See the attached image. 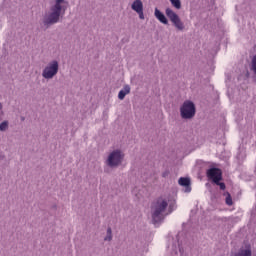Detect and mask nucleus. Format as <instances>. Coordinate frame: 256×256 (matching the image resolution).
I'll list each match as a JSON object with an SVG mask.
<instances>
[{
    "instance_id": "f257e3e1",
    "label": "nucleus",
    "mask_w": 256,
    "mask_h": 256,
    "mask_svg": "<svg viewBox=\"0 0 256 256\" xmlns=\"http://www.w3.org/2000/svg\"><path fill=\"white\" fill-rule=\"evenodd\" d=\"M69 2L66 0H54L50 7V11L44 15L43 25L44 27H51L52 25H57L61 21V17L65 15L67 11V6Z\"/></svg>"
},
{
    "instance_id": "f8f14e48",
    "label": "nucleus",
    "mask_w": 256,
    "mask_h": 256,
    "mask_svg": "<svg viewBox=\"0 0 256 256\" xmlns=\"http://www.w3.org/2000/svg\"><path fill=\"white\" fill-rule=\"evenodd\" d=\"M253 252L251 251V246L242 247L239 251L235 254V256H252Z\"/></svg>"
},
{
    "instance_id": "2eb2a0df",
    "label": "nucleus",
    "mask_w": 256,
    "mask_h": 256,
    "mask_svg": "<svg viewBox=\"0 0 256 256\" xmlns=\"http://www.w3.org/2000/svg\"><path fill=\"white\" fill-rule=\"evenodd\" d=\"M9 129V122L7 120L0 121V131L5 133Z\"/></svg>"
},
{
    "instance_id": "f03ea898",
    "label": "nucleus",
    "mask_w": 256,
    "mask_h": 256,
    "mask_svg": "<svg viewBox=\"0 0 256 256\" xmlns=\"http://www.w3.org/2000/svg\"><path fill=\"white\" fill-rule=\"evenodd\" d=\"M168 206L169 201L167 200V198L160 197L153 202L151 207V213L154 223H159V221H163V217H165V211H167Z\"/></svg>"
},
{
    "instance_id": "6e6552de",
    "label": "nucleus",
    "mask_w": 256,
    "mask_h": 256,
    "mask_svg": "<svg viewBox=\"0 0 256 256\" xmlns=\"http://www.w3.org/2000/svg\"><path fill=\"white\" fill-rule=\"evenodd\" d=\"M206 175L208 179H211V181H213V183H219V181L223 179V173L219 168L208 169Z\"/></svg>"
},
{
    "instance_id": "4be33fe9",
    "label": "nucleus",
    "mask_w": 256,
    "mask_h": 256,
    "mask_svg": "<svg viewBox=\"0 0 256 256\" xmlns=\"http://www.w3.org/2000/svg\"><path fill=\"white\" fill-rule=\"evenodd\" d=\"M1 109H3V105L0 103V113H1ZM0 121H1V116H0Z\"/></svg>"
},
{
    "instance_id": "9b49d317",
    "label": "nucleus",
    "mask_w": 256,
    "mask_h": 256,
    "mask_svg": "<svg viewBox=\"0 0 256 256\" xmlns=\"http://www.w3.org/2000/svg\"><path fill=\"white\" fill-rule=\"evenodd\" d=\"M179 185H181V187H185L184 192L185 193H191V180L189 178H183L181 177L178 180Z\"/></svg>"
},
{
    "instance_id": "ddd939ff",
    "label": "nucleus",
    "mask_w": 256,
    "mask_h": 256,
    "mask_svg": "<svg viewBox=\"0 0 256 256\" xmlns=\"http://www.w3.org/2000/svg\"><path fill=\"white\" fill-rule=\"evenodd\" d=\"M129 93H131V86L124 85V87L118 93V99H120V101H123V99H125V96L129 95Z\"/></svg>"
},
{
    "instance_id": "412c9836",
    "label": "nucleus",
    "mask_w": 256,
    "mask_h": 256,
    "mask_svg": "<svg viewBox=\"0 0 256 256\" xmlns=\"http://www.w3.org/2000/svg\"><path fill=\"white\" fill-rule=\"evenodd\" d=\"M169 176V171L163 172L162 177H168Z\"/></svg>"
},
{
    "instance_id": "20e7f679",
    "label": "nucleus",
    "mask_w": 256,
    "mask_h": 256,
    "mask_svg": "<svg viewBox=\"0 0 256 256\" xmlns=\"http://www.w3.org/2000/svg\"><path fill=\"white\" fill-rule=\"evenodd\" d=\"M59 73V60H51L49 61L44 68L42 69V77L46 81H51V79H55L57 74Z\"/></svg>"
},
{
    "instance_id": "a211bd4d",
    "label": "nucleus",
    "mask_w": 256,
    "mask_h": 256,
    "mask_svg": "<svg viewBox=\"0 0 256 256\" xmlns=\"http://www.w3.org/2000/svg\"><path fill=\"white\" fill-rule=\"evenodd\" d=\"M224 195H226V205H233V199L231 198V194L229 192H226Z\"/></svg>"
},
{
    "instance_id": "9d476101",
    "label": "nucleus",
    "mask_w": 256,
    "mask_h": 256,
    "mask_svg": "<svg viewBox=\"0 0 256 256\" xmlns=\"http://www.w3.org/2000/svg\"><path fill=\"white\" fill-rule=\"evenodd\" d=\"M154 16L163 25H168L169 24V20H167V17L165 16V14H163V12H161L158 8H155Z\"/></svg>"
},
{
    "instance_id": "dca6fc26",
    "label": "nucleus",
    "mask_w": 256,
    "mask_h": 256,
    "mask_svg": "<svg viewBox=\"0 0 256 256\" xmlns=\"http://www.w3.org/2000/svg\"><path fill=\"white\" fill-rule=\"evenodd\" d=\"M250 71H252V73L256 75V53L252 57Z\"/></svg>"
},
{
    "instance_id": "1a4fd4ad",
    "label": "nucleus",
    "mask_w": 256,
    "mask_h": 256,
    "mask_svg": "<svg viewBox=\"0 0 256 256\" xmlns=\"http://www.w3.org/2000/svg\"><path fill=\"white\" fill-rule=\"evenodd\" d=\"M168 249L172 251L175 255L179 251L180 255H183V248L181 247V243H179V236L176 237V240L173 244H171Z\"/></svg>"
},
{
    "instance_id": "39448f33",
    "label": "nucleus",
    "mask_w": 256,
    "mask_h": 256,
    "mask_svg": "<svg viewBox=\"0 0 256 256\" xmlns=\"http://www.w3.org/2000/svg\"><path fill=\"white\" fill-rule=\"evenodd\" d=\"M195 113H197L195 103L191 100L184 101L180 107V117L186 120L193 119V117H195Z\"/></svg>"
},
{
    "instance_id": "aec40b11",
    "label": "nucleus",
    "mask_w": 256,
    "mask_h": 256,
    "mask_svg": "<svg viewBox=\"0 0 256 256\" xmlns=\"http://www.w3.org/2000/svg\"><path fill=\"white\" fill-rule=\"evenodd\" d=\"M5 161V153L3 151H0V163Z\"/></svg>"
},
{
    "instance_id": "f3484780",
    "label": "nucleus",
    "mask_w": 256,
    "mask_h": 256,
    "mask_svg": "<svg viewBox=\"0 0 256 256\" xmlns=\"http://www.w3.org/2000/svg\"><path fill=\"white\" fill-rule=\"evenodd\" d=\"M174 9H181V0H169Z\"/></svg>"
},
{
    "instance_id": "423d86ee",
    "label": "nucleus",
    "mask_w": 256,
    "mask_h": 256,
    "mask_svg": "<svg viewBox=\"0 0 256 256\" xmlns=\"http://www.w3.org/2000/svg\"><path fill=\"white\" fill-rule=\"evenodd\" d=\"M166 17L171 21L177 31H185V23L181 20L179 15L171 8L165 9Z\"/></svg>"
},
{
    "instance_id": "7ed1b4c3",
    "label": "nucleus",
    "mask_w": 256,
    "mask_h": 256,
    "mask_svg": "<svg viewBox=\"0 0 256 256\" xmlns=\"http://www.w3.org/2000/svg\"><path fill=\"white\" fill-rule=\"evenodd\" d=\"M123 161H125V152L121 149H114L108 153L105 165L110 169H117L123 165Z\"/></svg>"
},
{
    "instance_id": "4468645a",
    "label": "nucleus",
    "mask_w": 256,
    "mask_h": 256,
    "mask_svg": "<svg viewBox=\"0 0 256 256\" xmlns=\"http://www.w3.org/2000/svg\"><path fill=\"white\" fill-rule=\"evenodd\" d=\"M104 241H108V242L113 241V230L111 229V227L107 228L106 236L104 237Z\"/></svg>"
},
{
    "instance_id": "0eeeda50",
    "label": "nucleus",
    "mask_w": 256,
    "mask_h": 256,
    "mask_svg": "<svg viewBox=\"0 0 256 256\" xmlns=\"http://www.w3.org/2000/svg\"><path fill=\"white\" fill-rule=\"evenodd\" d=\"M132 11H134V13H137L139 19L141 21H145V9L143 6V1L142 0H134L131 5H130Z\"/></svg>"
},
{
    "instance_id": "6ab92c4d",
    "label": "nucleus",
    "mask_w": 256,
    "mask_h": 256,
    "mask_svg": "<svg viewBox=\"0 0 256 256\" xmlns=\"http://www.w3.org/2000/svg\"><path fill=\"white\" fill-rule=\"evenodd\" d=\"M215 184L219 185V187H220V189H222V191H225V183L218 181V183H215Z\"/></svg>"
}]
</instances>
